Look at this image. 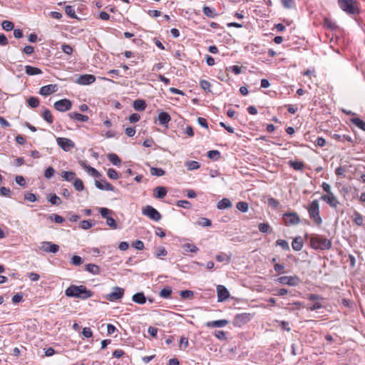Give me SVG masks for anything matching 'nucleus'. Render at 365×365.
I'll return each instance as SVG.
<instances>
[{
	"instance_id": "nucleus-58",
	"label": "nucleus",
	"mask_w": 365,
	"mask_h": 365,
	"mask_svg": "<svg viewBox=\"0 0 365 365\" xmlns=\"http://www.w3.org/2000/svg\"><path fill=\"white\" fill-rule=\"evenodd\" d=\"M200 87L206 92H210V83L206 80H202L200 81Z\"/></svg>"
},
{
	"instance_id": "nucleus-45",
	"label": "nucleus",
	"mask_w": 365,
	"mask_h": 365,
	"mask_svg": "<svg viewBox=\"0 0 365 365\" xmlns=\"http://www.w3.org/2000/svg\"><path fill=\"white\" fill-rule=\"evenodd\" d=\"M281 3L283 7L287 9H293L295 6L294 0H281Z\"/></svg>"
},
{
	"instance_id": "nucleus-15",
	"label": "nucleus",
	"mask_w": 365,
	"mask_h": 365,
	"mask_svg": "<svg viewBox=\"0 0 365 365\" xmlns=\"http://www.w3.org/2000/svg\"><path fill=\"white\" fill-rule=\"evenodd\" d=\"M217 301L221 302L229 299L230 292L223 285L217 286Z\"/></svg>"
},
{
	"instance_id": "nucleus-9",
	"label": "nucleus",
	"mask_w": 365,
	"mask_h": 365,
	"mask_svg": "<svg viewBox=\"0 0 365 365\" xmlns=\"http://www.w3.org/2000/svg\"><path fill=\"white\" fill-rule=\"evenodd\" d=\"M56 142L58 145L66 152H68L75 148L74 142L67 138H57Z\"/></svg>"
},
{
	"instance_id": "nucleus-28",
	"label": "nucleus",
	"mask_w": 365,
	"mask_h": 365,
	"mask_svg": "<svg viewBox=\"0 0 365 365\" xmlns=\"http://www.w3.org/2000/svg\"><path fill=\"white\" fill-rule=\"evenodd\" d=\"M97 210L101 215L102 217L106 219V220H108V218L111 217L110 215L113 214V210H109L108 208L106 207H97Z\"/></svg>"
},
{
	"instance_id": "nucleus-61",
	"label": "nucleus",
	"mask_w": 365,
	"mask_h": 365,
	"mask_svg": "<svg viewBox=\"0 0 365 365\" xmlns=\"http://www.w3.org/2000/svg\"><path fill=\"white\" fill-rule=\"evenodd\" d=\"M176 205L183 208H190L191 207V203L187 200H178L176 202Z\"/></svg>"
},
{
	"instance_id": "nucleus-5",
	"label": "nucleus",
	"mask_w": 365,
	"mask_h": 365,
	"mask_svg": "<svg viewBox=\"0 0 365 365\" xmlns=\"http://www.w3.org/2000/svg\"><path fill=\"white\" fill-rule=\"evenodd\" d=\"M142 214L153 221L158 222L161 220V214L150 205H146L142 209Z\"/></svg>"
},
{
	"instance_id": "nucleus-37",
	"label": "nucleus",
	"mask_w": 365,
	"mask_h": 365,
	"mask_svg": "<svg viewBox=\"0 0 365 365\" xmlns=\"http://www.w3.org/2000/svg\"><path fill=\"white\" fill-rule=\"evenodd\" d=\"M289 165L296 170H302L304 167V163L301 161H289Z\"/></svg>"
},
{
	"instance_id": "nucleus-1",
	"label": "nucleus",
	"mask_w": 365,
	"mask_h": 365,
	"mask_svg": "<svg viewBox=\"0 0 365 365\" xmlns=\"http://www.w3.org/2000/svg\"><path fill=\"white\" fill-rule=\"evenodd\" d=\"M65 294L68 297L78 298L84 300L91 297L93 293L84 285L77 286L72 284L66 289Z\"/></svg>"
},
{
	"instance_id": "nucleus-11",
	"label": "nucleus",
	"mask_w": 365,
	"mask_h": 365,
	"mask_svg": "<svg viewBox=\"0 0 365 365\" xmlns=\"http://www.w3.org/2000/svg\"><path fill=\"white\" fill-rule=\"evenodd\" d=\"M252 319V315L249 313H242L237 314L233 320V324L235 327H242L249 322Z\"/></svg>"
},
{
	"instance_id": "nucleus-38",
	"label": "nucleus",
	"mask_w": 365,
	"mask_h": 365,
	"mask_svg": "<svg viewBox=\"0 0 365 365\" xmlns=\"http://www.w3.org/2000/svg\"><path fill=\"white\" fill-rule=\"evenodd\" d=\"M43 118L49 124H51L53 121V116L49 110L46 109L42 113Z\"/></svg>"
},
{
	"instance_id": "nucleus-22",
	"label": "nucleus",
	"mask_w": 365,
	"mask_h": 365,
	"mask_svg": "<svg viewBox=\"0 0 365 365\" xmlns=\"http://www.w3.org/2000/svg\"><path fill=\"white\" fill-rule=\"evenodd\" d=\"M68 116L71 119H74V120H76L81 121V122H87L89 119L88 116L76 113V112H72V113H68Z\"/></svg>"
},
{
	"instance_id": "nucleus-40",
	"label": "nucleus",
	"mask_w": 365,
	"mask_h": 365,
	"mask_svg": "<svg viewBox=\"0 0 365 365\" xmlns=\"http://www.w3.org/2000/svg\"><path fill=\"white\" fill-rule=\"evenodd\" d=\"M28 105L33 108H37L39 105V101L36 97H29L27 99Z\"/></svg>"
},
{
	"instance_id": "nucleus-43",
	"label": "nucleus",
	"mask_w": 365,
	"mask_h": 365,
	"mask_svg": "<svg viewBox=\"0 0 365 365\" xmlns=\"http://www.w3.org/2000/svg\"><path fill=\"white\" fill-rule=\"evenodd\" d=\"M236 207L242 212H246L249 209V205L247 202L240 201L237 203Z\"/></svg>"
},
{
	"instance_id": "nucleus-21",
	"label": "nucleus",
	"mask_w": 365,
	"mask_h": 365,
	"mask_svg": "<svg viewBox=\"0 0 365 365\" xmlns=\"http://www.w3.org/2000/svg\"><path fill=\"white\" fill-rule=\"evenodd\" d=\"M168 190L165 187L159 186L154 190V196L156 198L163 199L167 195Z\"/></svg>"
},
{
	"instance_id": "nucleus-12",
	"label": "nucleus",
	"mask_w": 365,
	"mask_h": 365,
	"mask_svg": "<svg viewBox=\"0 0 365 365\" xmlns=\"http://www.w3.org/2000/svg\"><path fill=\"white\" fill-rule=\"evenodd\" d=\"M72 103L70 100L64 98L55 102L53 107L60 112H66L71 108Z\"/></svg>"
},
{
	"instance_id": "nucleus-7",
	"label": "nucleus",
	"mask_w": 365,
	"mask_h": 365,
	"mask_svg": "<svg viewBox=\"0 0 365 365\" xmlns=\"http://www.w3.org/2000/svg\"><path fill=\"white\" fill-rule=\"evenodd\" d=\"M282 284H286L292 287H297L301 282L300 278L297 276H283L277 279L276 280Z\"/></svg>"
},
{
	"instance_id": "nucleus-59",
	"label": "nucleus",
	"mask_w": 365,
	"mask_h": 365,
	"mask_svg": "<svg viewBox=\"0 0 365 365\" xmlns=\"http://www.w3.org/2000/svg\"><path fill=\"white\" fill-rule=\"evenodd\" d=\"M61 49L64 53H66L68 55H71L73 51V48L70 45L66 44V43L62 44Z\"/></svg>"
},
{
	"instance_id": "nucleus-16",
	"label": "nucleus",
	"mask_w": 365,
	"mask_h": 365,
	"mask_svg": "<svg viewBox=\"0 0 365 365\" xmlns=\"http://www.w3.org/2000/svg\"><path fill=\"white\" fill-rule=\"evenodd\" d=\"M321 200L327 202L330 207L333 208H336L339 203L334 193L322 195Z\"/></svg>"
},
{
	"instance_id": "nucleus-48",
	"label": "nucleus",
	"mask_w": 365,
	"mask_h": 365,
	"mask_svg": "<svg viewBox=\"0 0 365 365\" xmlns=\"http://www.w3.org/2000/svg\"><path fill=\"white\" fill-rule=\"evenodd\" d=\"M1 26H2L3 29L9 31H11L12 29H14V25L11 21L5 20V21H2Z\"/></svg>"
},
{
	"instance_id": "nucleus-25",
	"label": "nucleus",
	"mask_w": 365,
	"mask_h": 365,
	"mask_svg": "<svg viewBox=\"0 0 365 365\" xmlns=\"http://www.w3.org/2000/svg\"><path fill=\"white\" fill-rule=\"evenodd\" d=\"M292 247L294 250L300 251L303 247V242L302 237H295L292 242Z\"/></svg>"
},
{
	"instance_id": "nucleus-63",
	"label": "nucleus",
	"mask_w": 365,
	"mask_h": 365,
	"mask_svg": "<svg viewBox=\"0 0 365 365\" xmlns=\"http://www.w3.org/2000/svg\"><path fill=\"white\" fill-rule=\"evenodd\" d=\"M198 224L202 227H209L212 225L211 220L205 218L201 217L198 222Z\"/></svg>"
},
{
	"instance_id": "nucleus-52",
	"label": "nucleus",
	"mask_w": 365,
	"mask_h": 365,
	"mask_svg": "<svg viewBox=\"0 0 365 365\" xmlns=\"http://www.w3.org/2000/svg\"><path fill=\"white\" fill-rule=\"evenodd\" d=\"M73 187L77 191H82L84 189L83 182L79 178L75 180Z\"/></svg>"
},
{
	"instance_id": "nucleus-27",
	"label": "nucleus",
	"mask_w": 365,
	"mask_h": 365,
	"mask_svg": "<svg viewBox=\"0 0 365 365\" xmlns=\"http://www.w3.org/2000/svg\"><path fill=\"white\" fill-rule=\"evenodd\" d=\"M146 108V103L145 101L138 99L133 102V108L138 111H143Z\"/></svg>"
},
{
	"instance_id": "nucleus-51",
	"label": "nucleus",
	"mask_w": 365,
	"mask_h": 365,
	"mask_svg": "<svg viewBox=\"0 0 365 365\" xmlns=\"http://www.w3.org/2000/svg\"><path fill=\"white\" fill-rule=\"evenodd\" d=\"M150 173L153 175H155L158 177L163 176L165 175V171L162 168H150Z\"/></svg>"
},
{
	"instance_id": "nucleus-2",
	"label": "nucleus",
	"mask_w": 365,
	"mask_h": 365,
	"mask_svg": "<svg viewBox=\"0 0 365 365\" xmlns=\"http://www.w3.org/2000/svg\"><path fill=\"white\" fill-rule=\"evenodd\" d=\"M310 245L314 250H329L331 247L330 240L321 235H314L310 237Z\"/></svg>"
},
{
	"instance_id": "nucleus-34",
	"label": "nucleus",
	"mask_w": 365,
	"mask_h": 365,
	"mask_svg": "<svg viewBox=\"0 0 365 365\" xmlns=\"http://www.w3.org/2000/svg\"><path fill=\"white\" fill-rule=\"evenodd\" d=\"M324 26L329 29L330 30H334L337 28L336 24L328 18L324 19Z\"/></svg>"
},
{
	"instance_id": "nucleus-18",
	"label": "nucleus",
	"mask_w": 365,
	"mask_h": 365,
	"mask_svg": "<svg viewBox=\"0 0 365 365\" xmlns=\"http://www.w3.org/2000/svg\"><path fill=\"white\" fill-rule=\"evenodd\" d=\"M95 185L100 190L109 191L114 190V187L106 180H102L101 181L96 180Z\"/></svg>"
},
{
	"instance_id": "nucleus-54",
	"label": "nucleus",
	"mask_w": 365,
	"mask_h": 365,
	"mask_svg": "<svg viewBox=\"0 0 365 365\" xmlns=\"http://www.w3.org/2000/svg\"><path fill=\"white\" fill-rule=\"evenodd\" d=\"M93 227L91 220H83L79 224V227L83 230H88Z\"/></svg>"
},
{
	"instance_id": "nucleus-32",
	"label": "nucleus",
	"mask_w": 365,
	"mask_h": 365,
	"mask_svg": "<svg viewBox=\"0 0 365 365\" xmlns=\"http://www.w3.org/2000/svg\"><path fill=\"white\" fill-rule=\"evenodd\" d=\"M172 289L170 287H165L160 292V297L163 299H168L172 294Z\"/></svg>"
},
{
	"instance_id": "nucleus-64",
	"label": "nucleus",
	"mask_w": 365,
	"mask_h": 365,
	"mask_svg": "<svg viewBox=\"0 0 365 365\" xmlns=\"http://www.w3.org/2000/svg\"><path fill=\"white\" fill-rule=\"evenodd\" d=\"M267 203H268L269 206H271L274 208H277L278 206L279 205V201L273 197L268 198Z\"/></svg>"
},
{
	"instance_id": "nucleus-10",
	"label": "nucleus",
	"mask_w": 365,
	"mask_h": 365,
	"mask_svg": "<svg viewBox=\"0 0 365 365\" xmlns=\"http://www.w3.org/2000/svg\"><path fill=\"white\" fill-rule=\"evenodd\" d=\"M124 289L119 287H114L112 292L106 296V299L110 302H115L121 299L124 295Z\"/></svg>"
},
{
	"instance_id": "nucleus-49",
	"label": "nucleus",
	"mask_w": 365,
	"mask_h": 365,
	"mask_svg": "<svg viewBox=\"0 0 365 365\" xmlns=\"http://www.w3.org/2000/svg\"><path fill=\"white\" fill-rule=\"evenodd\" d=\"M207 157L210 159L217 160L220 157V153L216 150H210L207 152Z\"/></svg>"
},
{
	"instance_id": "nucleus-42",
	"label": "nucleus",
	"mask_w": 365,
	"mask_h": 365,
	"mask_svg": "<svg viewBox=\"0 0 365 365\" xmlns=\"http://www.w3.org/2000/svg\"><path fill=\"white\" fill-rule=\"evenodd\" d=\"M66 181H71L75 178L76 174L72 171H64L61 175Z\"/></svg>"
},
{
	"instance_id": "nucleus-4",
	"label": "nucleus",
	"mask_w": 365,
	"mask_h": 365,
	"mask_svg": "<svg viewBox=\"0 0 365 365\" xmlns=\"http://www.w3.org/2000/svg\"><path fill=\"white\" fill-rule=\"evenodd\" d=\"M339 7L349 14L359 13L357 1L354 0H338Z\"/></svg>"
},
{
	"instance_id": "nucleus-19",
	"label": "nucleus",
	"mask_w": 365,
	"mask_h": 365,
	"mask_svg": "<svg viewBox=\"0 0 365 365\" xmlns=\"http://www.w3.org/2000/svg\"><path fill=\"white\" fill-rule=\"evenodd\" d=\"M229 322L227 319H220L215 321L207 322L205 326L208 328L212 327H224L227 325Z\"/></svg>"
},
{
	"instance_id": "nucleus-47",
	"label": "nucleus",
	"mask_w": 365,
	"mask_h": 365,
	"mask_svg": "<svg viewBox=\"0 0 365 365\" xmlns=\"http://www.w3.org/2000/svg\"><path fill=\"white\" fill-rule=\"evenodd\" d=\"M276 245L281 247L285 251H288L290 249L288 242L284 240H277Z\"/></svg>"
},
{
	"instance_id": "nucleus-24",
	"label": "nucleus",
	"mask_w": 365,
	"mask_h": 365,
	"mask_svg": "<svg viewBox=\"0 0 365 365\" xmlns=\"http://www.w3.org/2000/svg\"><path fill=\"white\" fill-rule=\"evenodd\" d=\"M132 299L134 302L139 304H143L146 302V297L143 292H138L133 294Z\"/></svg>"
},
{
	"instance_id": "nucleus-46",
	"label": "nucleus",
	"mask_w": 365,
	"mask_h": 365,
	"mask_svg": "<svg viewBox=\"0 0 365 365\" xmlns=\"http://www.w3.org/2000/svg\"><path fill=\"white\" fill-rule=\"evenodd\" d=\"M259 230L262 233H267L272 230L271 227L268 223H259L258 225Z\"/></svg>"
},
{
	"instance_id": "nucleus-36",
	"label": "nucleus",
	"mask_w": 365,
	"mask_h": 365,
	"mask_svg": "<svg viewBox=\"0 0 365 365\" xmlns=\"http://www.w3.org/2000/svg\"><path fill=\"white\" fill-rule=\"evenodd\" d=\"M202 11L204 14L208 17L214 18L217 15L215 9L209 6H204Z\"/></svg>"
},
{
	"instance_id": "nucleus-20",
	"label": "nucleus",
	"mask_w": 365,
	"mask_h": 365,
	"mask_svg": "<svg viewBox=\"0 0 365 365\" xmlns=\"http://www.w3.org/2000/svg\"><path fill=\"white\" fill-rule=\"evenodd\" d=\"M158 119L161 125L168 127V123L171 120V117L169 113L163 111L158 114Z\"/></svg>"
},
{
	"instance_id": "nucleus-56",
	"label": "nucleus",
	"mask_w": 365,
	"mask_h": 365,
	"mask_svg": "<svg viewBox=\"0 0 365 365\" xmlns=\"http://www.w3.org/2000/svg\"><path fill=\"white\" fill-rule=\"evenodd\" d=\"M108 176L113 180H117L119 178V175L115 170L113 168H109L107 172Z\"/></svg>"
},
{
	"instance_id": "nucleus-31",
	"label": "nucleus",
	"mask_w": 365,
	"mask_h": 365,
	"mask_svg": "<svg viewBox=\"0 0 365 365\" xmlns=\"http://www.w3.org/2000/svg\"><path fill=\"white\" fill-rule=\"evenodd\" d=\"M351 123L361 130L365 131V121L359 118H354L351 120Z\"/></svg>"
},
{
	"instance_id": "nucleus-29",
	"label": "nucleus",
	"mask_w": 365,
	"mask_h": 365,
	"mask_svg": "<svg viewBox=\"0 0 365 365\" xmlns=\"http://www.w3.org/2000/svg\"><path fill=\"white\" fill-rule=\"evenodd\" d=\"M86 270L93 274H99L100 268L96 264H87L86 265Z\"/></svg>"
},
{
	"instance_id": "nucleus-50",
	"label": "nucleus",
	"mask_w": 365,
	"mask_h": 365,
	"mask_svg": "<svg viewBox=\"0 0 365 365\" xmlns=\"http://www.w3.org/2000/svg\"><path fill=\"white\" fill-rule=\"evenodd\" d=\"M183 248L186 252H197L198 248L193 244L186 243L183 245Z\"/></svg>"
},
{
	"instance_id": "nucleus-26",
	"label": "nucleus",
	"mask_w": 365,
	"mask_h": 365,
	"mask_svg": "<svg viewBox=\"0 0 365 365\" xmlns=\"http://www.w3.org/2000/svg\"><path fill=\"white\" fill-rule=\"evenodd\" d=\"M25 72L29 76H34L42 73V71L40 68L31 66H26Z\"/></svg>"
},
{
	"instance_id": "nucleus-3",
	"label": "nucleus",
	"mask_w": 365,
	"mask_h": 365,
	"mask_svg": "<svg viewBox=\"0 0 365 365\" xmlns=\"http://www.w3.org/2000/svg\"><path fill=\"white\" fill-rule=\"evenodd\" d=\"M307 211L309 217L316 225H320L322 223V219L320 216L319 204L317 200H314L307 207Z\"/></svg>"
},
{
	"instance_id": "nucleus-60",
	"label": "nucleus",
	"mask_w": 365,
	"mask_h": 365,
	"mask_svg": "<svg viewBox=\"0 0 365 365\" xmlns=\"http://www.w3.org/2000/svg\"><path fill=\"white\" fill-rule=\"evenodd\" d=\"M106 225L108 227H110V228L114 229V230L118 228L117 222H116L114 218H113L112 217L110 218H108V220H106Z\"/></svg>"
},
{
	"instance_id": "nucleus-53",
	"label": "nucleus",
	"mask_w": 365,
	"mask_h": 365,
	"mask_svg": "<svg viewBox=\"0 0 365 365\" xmlns=\"http://www.w3.org/2000/svg\"><path fill=\"white\" fill-rule=\"evenodd\" d=\"M354 222L359 226H361L363 224V217L358 212H355L354 214Z\"/></svg>"
},
{
	"instance_id": "nucleus-55",
	"label": "nucleus",
	"mask_w": 365,
	"mask_h": 365,
	"mask_svg": "<svg viewBox=\"0 0 365 365\" xmlns=\"http://www.w3.org/2000/svg\"><path fill=\"white\" fill-rule=\"evenodd\" d=\"M168 254L166 250L164 247H158L155 253V256L157 258H161L162 257L166 256Z\"/></svg>"
},
{
	"instance_id": "nucleus-13",
	"label": "nucleus",
	"mask_w": 365,
	"mask_h": 365,
	"mask_svg": "<svg viewBox=\"0 0 365 365\" xmlns=\"http://www.w3.org/2000/svg\"><path fill=\"white\" fill-rule=\"evenodd\" d=\"M96 81V76L91 74L80 75L76 80V83L80 85H90Z\"/></svg>"
},
{
	"instance_id": "nucleus-39",
	"label": "nucleus",
	"mask_w": 365,
	"mask_h": 365,
	"mask_svg": "<svg viewBox=\"0 0 365 365\" xmlns=\"http://www.w3.org/2000/svg\"><path fill=\"white\" fill-rule=\"evenodd\" d=\"M302 306V303L301 302H294L292 304H288V307L285 309L289 310V312H293L296 309H299Z\"/></svg>"
},
{
	"instance_id": "nucleus-57",
	"label": "nucleus",
	"mask_w": 365,
	"mask_h": 365,
	"mask_svg": "<svg viewBox=\"0 0 365 365\" xmlns=\"http://www.w3.org/2000/svg\"><path fill=\"white\" fill-rule=\"evenodd\" d=\"M193 292L190 290H182L180 291V295L183 299L191 298L193 297Z\"/></svg>"
},
{
	"instance_id": "nucleus-14",
	"label": "nucleus",
	"mask_w": 365,
	"mask_h": 365,
	"mask_svg": "<svg viewBox=\"0 0 365 365\" xmlns=\"http://www.w3.org/2000/svg\"><path fill=\"white\" fill-rule=\"evenodd\" d=\"M40 249L46 252L56 253L59 250V246L51 242L45 241L41 243Z\"/></svg>"
},
{
	"instance_id": "nucleus-62",
	"label": "nucleus",
	"mask_w": 365,
	"mask_h": 365,
	"mask_svg": "<svg viewBox=\"0 0 365 365\" xmlns=\"http://www.w3.org/2000/svg\"><path fill=\"white\" fill-rule=\"evenodd\" d=\"M55 170L52 167H48L44 172V176L47 179H50L54 175Z\"/></svg>"
},
{
	"instance_id": "nucleus-17",
	"label": "nucleus",
	"mask_w": 365,
	"mask_h": 365,
	"mask_svg": "<svg viewBox=\"0 0 365 365\" xmlns=\"http://www.w3.org/2000/svg\"><path fill=\"white\" fill-rule=\"evenodd\" d=\"M58 90L57 86L56 84H49L44 86H42L39 90V93L41 96H47L52 93H54Z\"/></svg>"
},
{
	"instance_id": "nucleus-33",
	"label": "nucleus",
	"mask_w": 365,
	"mask_h": 365,
	"mask_svg": "<svg viewBox=\"0 0 365 365\" xmlns=\"http://www.w3.org/2000/svg\"><path fill=\"white\" fill-rule=\"evenodd\" d=\"M185 166L189 170H197L200 167V164L195 160H189L185 163Z\"/></svg>"
},
{
	"instance_id": "nucleus-41",
	"label": "nucleus",
	"mask_w": 365,
	"mask_h": 365,
	"mask_svg": "<svg viewBox=\"0 0 365 365\" xmlns=\"http://www.w3.org/2000/svg\"><path fill=\"white\" fill-rule=\"evenodd\" d=\"M48 218L49 220H51V221H54L55 222L59 223V224H61L63 222H65V219L63 217H61L57 214H51V215H48Z\"/></svg>"
},
{
	"instance_id": "nucleus-6",
	"label": "nucleus",
	"mask_w": 365,
	"mask_h": 365,
	"mask_svg": "<svg viewBox=\"0 0 365 365\" xmlns=\"http://www.w3.org/2000/svg\"><path fill=\"white\" fill-rule=\"evenodd\" d=\"M307 299L309 301L313 302L312 304L307 307V309L310 311H315L323 307L322 302L324 301V298L322 296L315 294H310L308 295Z\"/></svg>"
},
{
	"instance_id": "nucleus-23",
	"label": "nucleus",
	"mask_w": 365,
	"mask_h": 365,
	"mask_svg": "<svg viewBox=\"0 0 365 365\" xmlns=\"http://www.w3.org/2000/svg\"><path fill=\"white\" fill-rule=\"evenodd\" d=\"M232 206V202L228 198H223L220 200L217 204V207L219 210H225L230 208Z\"/></svg>"
},
{
	"instance_id": "nucleus-35",
	"label": "nucleus",
	"mask_w": 365,
	"mask_h": 365,
	"mask_svg": "<svg viewBox=\"0 0 365 365\" xmlns=\"http://www.w3.org/2000/svg\"><path fill=\"white\" fill-rule=\"evenodd\" d=\"M108 158L114 165H119L121 163L120 158L115 153L108 154Z\"/></svg>"
},
{
	"instance_id": "nucleus-30",
	"label": "nucleus",
	"mask_w": 365,
	"mask_h": 365,
	"mask_svg": "<svg viewBox=\"0 0 365 365\" xmlns=\"http://www.w3.org/2000/svg\"><path fill=\"white\" fill-rule=\"evenodd\" d=\"M48 200L53 205H59L62 202L61 198L56 194H50L48 197Z\"/></svg>"
},
{
	"instance_id": "nucleus-8",
	"label": "nucleus",
	"mask_w": 365,
	"mask_h": 365,
	"mask_svg": "<svg viewBox=\"0 0 365 365\" xmlns=\"http://www.w3.org/2000/svg\"><path fill=\"white\" fill-rule=\"evenodd\" d=\"M283 220L287 226L295 225L299 223L300 219L297 212H286L283 215Z\"/></svg>"
},
{
	"instance_id": "nucleus-44",
	"label": "nucleus",
	"mask_w": 365,
	"mask_h": 365,
	"mask_svg": "<svg viewBox=\"0 0 365 365\" xmlns=\"http://www.w3.org/2000/svg\"><path fill=\"white\" fill-rule=\"evenodd\" d=\"M65 12L69 17H71L72 19H78L73 6H66L65 7Z\"/></svg>"
}]
</instances>
